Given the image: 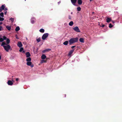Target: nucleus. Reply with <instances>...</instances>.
Segmentation results:
<instances>
[{"instance_id":"6","label":"nucleus","mask_w":122,"mask_h":122,"mask_svg":"<svg viewBox=\"0 0 122 122\" xmlns=\"http://www.w3.org/2000/svg\"><path fill=\"white\" fill-rule=\"evenodd\" d=\"M7 83L8 85L12 86L13 84V83L11 81L9 80L7 82Z\"/></svg>"},{"instance_id":"30","label":"nucleus","mask_w":122,"mask_h":122,"mask_svg":"<svg viewBox=\"0 0 122 122\" xmlns=\"http://www.w3.org/2000/svg\"><path fill=\"white\" fill-rule=\"evenodd\" d=\"M3 38L4 40H6V39H7L6 37L5 36H4L3 37Z\"/></svg>"},{"instance_id":"24","label":"nucleus","mask_w":122,"mask_h":122,"mask_svg":"<svg viewBox=\"0 0 122 122\" xmlns=\"http://www.w3.org/2000/svg\"><path fill=\"white\" fill-rule=\"evenodd\" d=\"M79 41L81 43H83L84 42V39L83 38H80L79 39Z\"/></svg>"},{"instance_id":"25","label":"nucleus","mask_w":122,"mask_h":122,"mask_svg":"<svg viewBox=\"0 0 122 122\" xmlns=\"http://www.w3.org/2000/svg\"><path fill=\"white\" fill-rule=\"evenodd\" d=\"M0 16H1L2 17H4V14L3 12L1 13L0 14Z\"/></svg>"},{"instance_id":"16","label":"nucleus","mask_w":122,"mask_h":122,"mask_svg":"<svg viewBox=\"0 0 122 122\" xmlns=\"http://www.w3.org/2000/svg\"><path fill=\"white\" fill-rule=\"evenodd\" d=\"M78 3L79 5H81L82 3V1L81 0H78Z\"/></svg>"},{"instance_id":"22","label":"nucleus","mask_w":122,"mask_h":122,"mask_svg":"<svg viewBox=\"0 0 122 122\" xmlns=\"http://www.w3.org/2000/svg\"><path fill=\"white\" fill-rule=\"evenodd\" d=\"M20 30V28L19 26H17L15 29V30L16 31H17L19 30Z\"/></svg>"},{"instance_id":"43","label":"nucleus","mask_w":122,"mask_h":122,"mask_svg":"<svg viewBox=\"0 0 122 122\" xmlns=\"http://www.w3.org/2000/svg\"><path fill=\"white\" fill-rule=\"evenodd\" d=\"M3 24V23L2 22H0V25Z\"/></svg>"},{"instance_id":"44","label":"nucleus","mask_w":122,"mask_h":122,"mask_svg":"<svg viewBox=\"0 0 122 122\" xmlns=\"http://www.w3.org/2000/svg\"><path fill=\"white\" fill-rule=\"evenodd\" d=\"M104 26H105V25H102V27H104Z\"/></svg>"},{"instance_id":"50","label":"nucleus","mask_w":122,"mask_h":122,"mask_svg":"<svg viewBox=\"0 0 122 122\" xmlns=\"http://www.w3.org/2000/svg\"><path fill=\"white\" fill-rule=\"evenodd\" d=\"M1 56L0 55V60L1 59Z\"/></svg>"},{"instance_id":"26","label":"nucleus","mask_w":122,"mask_h":122,"mask_svg":"<svg viewBox=\"0 0 122 122\" xmlns=\"http://www.w3.org/2000/svg\"><path fill=\"white\" fill-rule=\"evenodd\" d=\"M36 41L38 42H39L41 41V38L40 37H39V38L38 39H36Z\"/></svg>"},{"instance_id":"18","label":"nucleus","mask_w":122,"mask_h":122,"mask_svg":"<svg viewBox=\"0 0 122 122\" xmlns=\"http://www.w3.org/2000/svg\"><path fill=\"white\" fill-rule=\"evenodd\" d=\"M31 61V59L30 57H28L26 59V61L27 62L30 61Z\"/></svg>"},{"instance_id":"23","label":"nucleus","mask_w":122,"mask_h":122,"mask_svg":"<svg viewBox=\"0 0 122 122\" xmlns=\"http://www.w3.org/2000/svg\"><path fill=\"white\" fill-rule=\"evenodd\" d=\"M68 42L67 41H65L63 43L64 45H67L68 44Z\"/></svg>"},{"instance_id":"42","label":"nucleus","mask_w":122,"mask_h":122,"mask_svg":"<svg viewBox=\"0 0 122 122\" xmlns=\"http://www.w3.org/2000/svg\"><path fill=\"white\" fill-rule=\"evenodd\" d=\"M30 66L31 67H33V65H31V66Z\"/></svg>"},{"instance_id":"51","label":"nucleus","mask_w":122,"mask_h":122,"mask_svg":"<svg viewBox=\"0 0 122 122\" xmlns=\"http://www.w3.org/2000/svg\"><path fill=\"white\" fill-rule=\"evenodd\" d=\"M112 22H113V23H114V21H112Z\"/></svg>"},{"instance_id":"11","label":"nucleus","mask_w":122,"mask_h":122,"mask_svg":"<svg viewBox=\"0 0 122 122\" xmlns=\"http://www.w3.org/2000/svg\"><path fill=\"white\" fill-rule=\"evenodd\" d=\"M25 55L26 56V57L27 58L29 57L30 56V54L29 52H26Z\"/></svg>"},{"instance_id":"35","label":"nucleus","mask_w":122,"mask_h":122,"mask_svg":"<svg viewBox=\"0 0 122 122\" xmlns=\"http://www.w3.org/2000/svg\"><path fill=\"white\" fill-rule=\"evenodd\" d=\"M45 62V61L44 60H42L41 61V63H42L44 62Z\"/></svg>"},{"instance_id":"34","label":"nucleus","mask_w":122,"mask_h":122,"mask_svg":"<svg viewBox=\"0 0 122 122\" xmlns=\"http://www.w3.org/2000/svg\"><path fill=\"white\" fill-rule=\"evenodd\" d=\"M3 30V28L1 26H0V31H1Z\"/></svg>"},{"instance_id":"48","label":"nucleus","mask_w":122,"mask_h":122,"mask_svg":"<svg viewBox=\"0 0 122 122\" xmlns=\"http://www.w3.org/2000/svg\"><path fill=\"white\" fill-rule=\"evenodd\" d=\"M25 38H26V40H28V39L27 38V37H25Z\"/></svg>"},{"instance_id":"2","label":"nucleus","mask_w":122,"mask_h":122,"mask_svg":"<svg viewBox=\"0 0 122 122\" xmlns=\"http://www.w3.org/2000/svg\"><path fill=\"white\" fill-rule=\"evenodd\" d=\"M78 39L77 37L71 38L69 41V45H71L74 43L77 42L78 41Z\"/></svg>"},{"instance_id":"49","label":"nucleus","mask_w":122,"mask_h":122,"mask_svg":"<svg viewBox=\"0 0 122 122\" xmlns=\"http://www.w3.org/2000/svg\"><path fill=\"white\" fill-rule=\"evenodd\" d=\"M73 14V12H71V14Z\"/></svg>"},{"instance_id":"8","label":"nucleus","mask_w":122,"mask_h":122,"mask_svg":"<svg viewBox=\"0 0 122 122\" xmlns=\"http://www.w3.org/2000/svg\"><path fill=\"white\" fill-rule=\"evenodd\" d=\"M36 20V19L34 17H32L31 19V21L32 24H33Z\"/></svg>"},{"instance_id":"33","label":"nucleus","mask_w":122,"mask_h":122,"mask_svg":"<svg viewBox=\"0 0 122 122\" xmlns=\"http://www.w3.org/2000/svg\"><path fill=\"white\" fill-rule=\"evenodd\" d=\"M4 18H3L2 17L0 18V21H2L4 20Z\"/></svg>"},{"instance_id":"15","label":"nucleus","mask_w":122,"mask_h":122,"mask_svg":"<svg viewBox=\"0 0 122 122\" xmlns=\"http://www.w3.org/2000/svg\"><path fill=\"white\" fill-rule=\"evenodd\" d=\"M74 24V23L73 21H71L69 23V25L70 26H72Z\"/></svg>"},{"instance_id":"9","label":"nucleus","mask_w":122,"mask_h":122,"mask_svg":"<svg viewBox=\"0 0 122 122\" xmlns=\"http://www.w3.org/2000/svg\"><path fill=\"white\" fill-rule=\"evenodd\" d=\"M71 1L73 5H76L75 3L76 1V0H71Z\"/></svg>"},{"instance_id":"45","label":"nucleus","mask_w":122,"mask_h":122,"mask_svg":"<svg viewBox=\"0 0 122 122\" xmlns=\"http://www.w3.org/2000/svg\"><path fill=\"white\" fill-rule=\"evenodd\" d=\"M60 3H61V1H60L59 2H58V4L59 5L60 4Z\"/></svg>"},{"instance_id":"47","label":"nucleus","mask_w":122,"mask_h":122,"mask_svg":"<svg viewBox=\"0 0 122 122\" xmlns=\"http://www.w3.org/2000/svg\"><path fill=\"white\" fill-rule=\"evenodd\" d=\"M12 81L13 82H14V80H13V79H12Z\"/></svg>"},{"instance_id":"28","label":"nucleus","mask_w":122,"mask_h":122,"mask_svg":"<svg viewBox=\"0 0 122 122\" xmlns=\"http://www.w3.org/2000/svg\"><path fill=\"white\" fill-rule=\"evenodd\" d=\"M77 10L78 11H80L81 10V8L80 7H77Z\"/></svg>"},{"instance_id":"10","label":"nucleus","mask_w":122,"mask_h":122,"mask_svg":"<svg viewBox=\"0 0 122 122\" xmlns=\"http://www.w3.org/2000/svg\"><path fill=\"white\" fill-rule=\"evenodd\" d=\"M74 49H73L71 50L69 52L68 56H71V55L72 54L73 52L74 51Z\"/></svg>"},{"instance_id":"46","label":"nucleus","mask_w":122,"mask_h":122,"mask_svg":"<svg viewBox=\"0 0 122 122\" xmlns=\"http://www.w3.org/2000/svg\"><path fill=\"white\" fill-rule=\"evenodd\" d=\"M2 11V10H1V9L0 8V12H1Z\"/></svg>"},{"instance_id":"13","label":"nucleus","mask_w":122,"mask_h":122,"mask_svg":"<svg viewBox=\"0 0 122 122\" xmlns=\"http://www.w3.org/2000/svg\"><path fill=\"white\" fill-rule=\"evenodd\" d=\"M50 50H51V49H46L44 50H43L42 51V52L43 53H44L45 52H46Z\"/></svg>"},{"instance_id":"3","label":"nucleus","mask_w":122,"mask_h":122,"mask_svg":"<svg viewBox=\"0 0 122 122\" xmlns=\"http://www.w3.org/2000/svg\"><path fill=\"white\" fill-rule=\"evenodd\" d=\"M49 34L47 33L44 34L42 36V38L43 40H45L46 38L48 37Z\"/></svg>"},{"instance_id":"14","label":"nucleus","mask_w":122,"mask_h":122,"mask_svg":"<svg viewBox=\"0 0 122 122\" xmlns=\"http://www.w3.org/2000/svg\"><path fill=\"white\" fill-rule=\"evenodd\" d=\"M41 59H44L46 58V56L44 54H43L41 56Z\"/></svg>"},{"instance_id":"38","label":"nucleus","mask_w":122,"mask_h":122,"mask_svg":"<svg viewBox=\"0 0 122 122\" xmlns=\"http://www.w3.org/2000/svg\"><path fill=\"white\" fill-rule=\"evenodd\" d=\"M19 80V79L18 78H16V81H18Z\"/></svg>"},{"instance_id":"29","label":"nucleus","mask_w":122,"mask_h":122,"mask_svg":"<svg viewBox=\"0 0 122 122\" xmlns=\"http://www.w3.org/2000/svg\"><path fill=\"white\" fill-rule=\"evenodd\" d=\"M113 25H112L111 24H110L109 25V27L110 28H111L113 26Z\"/></svg>"},{"instance_id":"17","label":"nucleus","mask_w":122,"mask_h":122,"mask_svg":"<svg viewBox=\"0 0 122 122\" xmlns=\"http://www.w3.org/2000/svg\"><path fill=\"white\" fill-rule=\"evenodd\" d=\"M10 42V40L8 38H7L6 39V44H7L8 45H9L8 44Z\"/></svg>"},{"instance_id":"32","label":"nucleus","mask_w":122,"mask_h":122,"mask_svg":"<svg viewBox=\"0 0 122 122\" xmlns=\"http://www.w3.org/2000/svg\"><path fill=\"white\" fill-rule=\"evenodd\" d=\"M23 48H21L19 50V51L20 52H21L23 51Z\"/></svg>"},{"instance_id":"31","label":"nucleus","mask_w":122,"mask_h":122,"mask_svg":"<svg viewBox=\"0 0 122 122\" xmlns=\"http://www.w3.org/2000/svg\"><path fill=\"white\" fill-rule=\"evenodd\" d=\"M4 41L3 38H0V42H2Z\"/></svg>"},{"instance_id":"12","label":"nucleus","mask_w":122,"mask_h":122,"mask_svg":"<svg viewBox=\"0 0 122 122\" xmlns=\"http://www.w3.org/2000/svg\"><path fill=\"white\" fill-rule=\"evenodd\" d=\"M5 5H2L0 7V8L2 10H4L5 7Z\"/></svg>"},{"instance_id":"1","label":"nucleus","mask_w":122,"mask_h":122,"mask_svg":"<svg viewBox=\"0 0 122 122\" xmlns=\"http://www.w3.org/2000/svg\"><path fill=\"white\" fill-rule=\"evenodd\" d=\"M1 46L3 47L5 50L7 52H8L11 48L10 46L9 45L7 44L4 42H2Z\"/></svg>"},{"instance_id":"39","label":"nucleus","mask_w":122,"mask_h":122,"mask_svg":"<svg viewBox=\"0 0 122 122\" xmlns=\"http://www.w3.org/2000/svg\"><path fill=\"white\" fill-rule=\"evenodd\" d=\"M5 10H7L8 9H7V8H5Z\"/></svg>"},{"instance_id":"7","label":"nucleus","mask_w":122,"mask_h":122,"mask_svg":"<svg viewBox=\"0 0 122 122\" xmlns=\"http://www.w3.org/2000/svg\"><path fill=\"white\" fill-rule=\"evenodd\" d=\"M17 46L19 47H20L22 46V45L21 42H19L18 43Z\"/></svg>"},{"instance_id":"20","label":"nucleus","mask_w":122,"mask_h":122,"mask_svg":"<svg viewBox=\"0 0 122 122\" xmlns=\"http://www.w3.org/2000/svg\"><path fill=\"white\" fill-rule=\"evenodd\" d=\"M39 31L40 32L42 33L44 32L45 31L42 28L40 30H39Z\"/></svg>"},{"instance_id":"21","label":"nucleus","mask_w":122,"mask_h":122,"mask_svg":"<svg viewBox=\"0 0 122 122\" xmlns=\"http://www.w3.org/2000/svg\"><path fill=\"white\" fill-rule=\"evenodd\" d=\"M6 27L9 30H10L11 29V27L10 26H6Z\"/></svg>"},{"instance_id":"37","label":"nucleus","mask_w":122,"mask_h":122,"mask_svg":"<svg viewBox=\"0 0 122 122\" xmlns=\"http://www.w3.org/2000/svg\"><path fill=\"white\" fill-rule=\"evenodd\" d=\"M76 46H71V48H73L74 47H75Z\"/></svg>"},{"instance_id":"36","label":"nucleus","mask_w":122,"mask_h":122,"mask_svg":"<svg viewBox=\"0 0 122 122\" xmlns=\"http://www.w3.org/2000/svg\"><path fill=\"white\" fill-rule=\"evenodd\" d=\"M69 19H71V17L69 15Z\"/></svg>"},{"instance_id":"5","label":"nucleus","mask_w":122,"mask_h":122,"mask_svg":"<svg viewBox=\"0 0 122 122\" xmlns=\"http://www.w3.org/2000/svg\"><path fill=\"white\" fill-rule=\"evenodd\" d=\"M106 18H107L106 19V21L107 23H109L110 22V21L112 20L111 18H109L107 17Z\"/></svg>"},{"instance_id":"40","label":"nucleus","mask_w":122,"mask_h":122,"mask_svg":"<svg viewBox=\"0 0 122 122\" xmlns=\"http://www.w3.org/2000/svg\"><path fill=\"white\" fill-rule=\"evenodd\" d=\"M16 38L17 39H19V38L17 36H15Z\"/></svg>"},{"instance_id":"41","label":"nucleus","mask_w":122,"mask_h":122,"mask_svg":"<svg viewBox=\"0 0 122 122\" xmlns=\"http://www.w3.org/2000/svg\"><path fill=\"white\" fill-rule=\"evenodd\" d=\"M7 12L6 11L4 13V14L5 15H6V13Z\"/></svg>"},{"instance_id":"27","label":"nucleus","mask_w":122,"mask_h":122,"mask_svg":"<svg viewBox=\"0 0 122 122\" xmlns=\"http://www.w3.org/2000/svg\"><path fill=\"white\" fill-rule=\"evenodd\" d=\"M10 20H11L12 22H13L14 21V18H11L10 19Z\"/></svg>"},{"instance_id":"19","label":"nucleus","mask_w":122,"mask_h":122,"mask_svg":"<svg viewBox=\"0 0 122 122\" xmlns=\"http://www.w3.org/2000/svg\"><path fill=\"white\" fill-rule=\"evenodd\" d=\"M26 64L28 66H31L32 64V62L31 61L27 62Z\"/></svg>"},{"instance_id":"4","label":"nucleus","mask_w":122,"mask_h":122,"mask_svg":"<svg viewBox=\"0 0 122 122\" xmlns=\"http://www.w3.org/2000/svg\"><path fill=\"white\" fill-rule=\"evenodd\" d=\"M73 29L76 32H80V30L79 29L77 26H76L75 27L73 28Z\"/></svg>"}]
</instances>
